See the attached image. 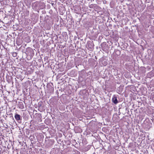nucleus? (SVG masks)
<instances>
[{
    "mask_svg": "<svg viewBox=\"0 0 154 154\" xmlns=\"http://www.w3.org/2000/svg\"><path fill=\"white\" fill-rule=\"evenodd\" d=\"M94 44L93 42L89 41L88 42L86 45V47L90 51H92L94 49Z\"/></svg>",
    "mask_w": 154,
    "mask_h": 154,
    "instance_id": "f257e3e1",
    "label": "nucleus"
},
{
    "mask_svg": "<svg viewBox=\"0 0 154 154\" xmlns=\"http://www.w3.org/2000/svg\"><path fill=\"white\" fill-rule=\"evenodd\" d=\"M14 117L16 120L17 121L18 123H21L22 117L20 115L16 113Z\"/></svg>",
    "mask_w": 154,
    "mask_h": 154,
    "instance_id": "f03ea898",
    "label": "nucleus"
},
{
    "mask_svg": "<svg viewBox=\"0 0 154 154\" xmlns=\"http://www.w3.org/2000/svg\"><path fill=\"white\" fill-rule=\"evenodd\" d=\"M55 17H54V15L51 14V16L49 18V23L51 25H53L54 24V21L55 20Z\"/></svg>",
    "mask_w": 154,
    "mask_h": 154,
    "instance_id": "7ed1b4c3",
    "label": "nucleus"
},
{
    "mask_svg": "<svg viewBox=\"0 0 154 154\" xmlns=\"http://www.w3.org/2000/svg\"><path fill=\"white\" fill-rule=\"evenodd\" d=\"M54 87L52 83H49V92L50 93H52L54 91Z\"/></svg>",
    "mask_w": 154,
    "mask_h": 154,
    "instance_id": "20e7f679",
    "label": "nucleus"
},
{
    "mask_svg": "<svg viewBox=\"0 0 154 154\" xmlns=\"http://www.w3.org/2000/svg\"><path fill=\"white\" fill-rule=\"evenodd\" d=\"M55 131L53 129H51L49 131V133L50 134V135H51V136L52 137V138H56L55 137Z\"/></svg>",
    "mask_w": 154,
    "mask_h": 154,
    "instance_id": "39448f33",
    "label": "nucleus"
},
{
    "mask_svg": "<svg viewBox=\"0 0 154 154\" xmlns=\"http://www.w3.org/2000/svg\"><path fill=\"white\" fill-rule=\"evenodd\" d=\"M55 138H52V137H50L49 136V144L50 145H52L54 144V139Z\"/></svg>",
    "mask_w": 154,
    "mask_h": 154,
    "instance_id": "423d86ee",
    "label": "nucleus"
},
{
    "mask_svg": "<svg viewBox=\"0 0 154 154\" xmlns=\"http://www.w3.org/2000/svg\"><path fill=\"white\" fill-rule=\"evenodd\" d=\"M112 102L115 104H117L118 103V101L117 99V97L116 95H114L112 99Z\"/></svg>",
    "mask_w": 154,
    "mask_h": 154,
    "instance_id": "0eeeda50",
    "label": "nucleus"
},
{
    "mask_svg": "<svg viewBox=\"0 0 154 154\" xmlns=\"http://www.w3.org/2000/svg\"><path fill=\"white\" fill-rule=\"evenodd\" d=\"M54 54H50V59L49 60H51V61L52 60H53L54 59Z\"/></svg>",
    "mask_w": 154,
    "mask_h": 154,
    "instance_id": "6e6552de",
    "label": "nucleus"
},
{
    "mask_svg": "<svg viewBox=\"0 0 154 154\" xmlns=\"http://www.w3.org/2000/svg\"><path fill=\"white\" fill-rule=\"evenodd\" d=\"M54 51H55L54 49V48H53L52 47L51 48V50H50V54H54Z\"/></svg>",
    "mask_w": 154,
    "mask_h": 154,
    "instance_id": "1a4fd4ad",
    "label": "nucleus"
},
{
    "mask_svg": "<svg viewBox=\"0 0 154 154\" xmlns=\"http://www.w3.org/2000/svg\"><path fill=\"white\" fill-rule=\"evenodd\" d=\"M106 45V43L105 42H103L101 44V46L102 48H103V46L105 47Z\"/></svg>",
    "mask_w": 154,
    "mask_h": 154,
    "instance_id": "9d476101",
    "label": "nucleus"
},
{
    "mask_svg": "<svg viewBox=\"0 0 154 154\" xmlns=\"http://www.w3.org/2000/svg\"><path fill=\"white\" fill-rule=\"evenodd\" d=\"M12 55L13 56V57H15L17 56V54L16 53V52H14L12 54Z\"/></svg>",
    "mask_w": 154,
    "mask_h": 154,
    "instance_id": "9b49d317",
    "label": "nucleus"
},
{
    "mask_svg": "<svg viewBox=\"0 0 154 154\" xmlns=\"http://www.w3.org/2000/svg\"><path fill=\"white\" fill-rule=\"evenodd\" d=\"M51 12H52V11L51 10H50V11H49V13H50L51 14H51L52 15V14H51Z\"/></svg>",
    "mask_w": 154,
    "mask_h": 154,
    "instance_id": "f8f14e48",
    "label": "nucleus"
},
{
    "mask_svg": "<svg viewBox=\"0 0 154 154\" xmlns=\"http://www.w3.org/2000/svg\"><path fill=\"white\" fill-rule=\"evenodd\" d=\"M52 100H53V99H50V100H49V101L50 103H51V102L52 101Z\"/></svg>",
    "mask_w": 154,
    "mask_h": 154,
    "instance_id": "ddd939ff",
    "label": "nucleus"
},
{
    "mask_svg": "<svg viewBox=\"0 0 154 154\" xmlns=\"http://www.w3.org/2000/svg\"><path fill=\"white\" fill-rule=\"evenodd\" d=\"M51 65L50 66V67L51 68V69L52 70V68L53 67H52V66H51Z\"/></svg>",
    "mask_w": 154,
    "mask_h": 154,
    "instance_id": "4468645a",
    "label": "nucleus"
},
{
    "mask_svg": "<svg viewBox=\"0 0 154 154\" xmlns=\"http://www.w3.org/2000/svg\"><path fill=\"white\" fill-rule=\"evenodd\" d=\"M48 83L47 85V87L48 86Z\"/></svg>",
    "mask_w": 154,
    "mask_h": 154,
    "instance_id": "2eb2a0df",
    "label": "nucleus"
},
{
    "mask_svg": "<svg viewBox=\"0 0 154 154\" xmlns=\"http://www.w3.org/2000/svg\"><path fill=\"white\" fill-rule=\"evenodd\" d=\"M48 62L49 63V61ZM50 64V63H49V64Z\"/></svg>",
    "mask_w": 154,
    "mask_h": 154,
    "instance_id": "dca6fc26",
    "label": "nucleus"
},
{
    "mask_svg": "<svg viewBox=\"0 0 154 154\" xmlns=\"http://www.w3.org/2000/svg\"><path fill=\"white\" fill-rule=\"evenodd\" d=\"M48 139V138H46V139Z\"/></svg>",
    "mask_w": 154,
    "mask_h": 154,
    "instance_id": "f3484780",
    "label": "nucleus"
}]
</instances>
